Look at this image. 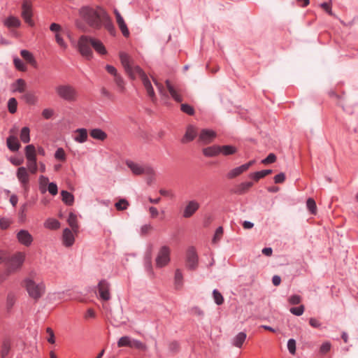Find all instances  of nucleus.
I'll return each instance as SVG.
<instances>
[{
	"label": "nucleus",
	"instance_id": "f257e3e1",
	"mask_svg": "<svg viewBox=\"0 0 358 358\" xmlns=\"http://www.w3.org/2000/svg\"><path fill=\"white\" fill-rule=\"evenodd\" d=\"M119 57L124 71L129 78L134 80L138 76L142 80L148 96L152 99V101L156 99L155 91L151 82L144 71L138 65L134 64V59L127 53L120 52Z\"/></svg>",
	"mask_w": 358,
	"mask_h": 358
},
{
	"label": "nucleus",
	"instance_id": "f03ea898",
	"mask_svg": "<svg viewBox=\"0 0 358 358\" xmlns=\"http://www.w3.org/2000/svg\"><path fill=\"white\" fill-rule=\"evenodd\" d=\"M106 11L100 7L83 6L79 10L80 17L91 28L100 29L102 27V21Z\"/></svg>",
	"mask_w": 358,
	"mask_h": 358
},
{
	"label": "nucleus",
	"instance_id": "7ed1b4c3",
	"mask_svg": "<svg viewBox=\"0 0 358 358\" xmlns=\"http://www.w3.org/2000/svg\"><path fill=\"white\" fill-rule=\"evenodd\" d=\"M24 286L29 296L36 301H38L45 292V285L43 282L36 283L33 280L26 279Z\"/></svg>",
	"mask_w": 358,
	"mask_h": 358
},
{
	"label": "nucleus",
	"instance_id": "20e7f679",
	"mask_svg": "<svg viewBox=\"0 0 358 358\" xmlns=\"http://www.w3.org/2000/svg\"><path fill=\"white\" fill-rule=\"evenodd\" d=\"M55 92L61 99L71 102L76 100V90L70 85H59L55 87Z\"/></svg>",
	"mask_w": 358,
	"mask_h": 358
},
{
	"label": "nucleus",
	"instance_id": "39448f33",
	"mask_svg": "<svg viewBox=\"0 0 358 358\" xmlns=\"http://www.w3.org/2000/svg\"><path fill=\"white\" fill-rule=\"evenodd\" d=\"M25 157L28 171L31 174H36L38 166L36 162V151L34 145L31 144L25 147Z\"/></svg>",
	"mask_w": 358,
	"mask_h": 358
},
{
	"label": "nucleus",
	"instance_id": "423d86ee",
	"mask_svg": "<svg viewBox=\"0 0 358 358\" xmlns=\"http://www.w3.org/2000/svg\"><path fill=\"white\" fill-rule=\"evenodd\" d=\"M78 47L82 56L87 59L92 57V37L85 35L81 36L78 42Z\"/></svg>",
	"mask_w": 358,
	"mask_h": 358
},
{
	"label": "nucleus",
	"instance_id": "0eeeda50",
	"mask_svg": "<svg viewBox=\"0 0 358 358\" xmlns=\"http://www.w3.org/2000/svg\"><path fill=\"white\" fill-rule=\"evenodd\" d=\"M171 250L166 245L162 246L157 255L155 262L157 268H162L166 266L171 260L170 258Z\"/></svg>",
	"mask_w": 358,
	"mask_h": 358
},
{
	"label": "nucleus",
	"instance_id": "6e6552de",
	"mask_svg": "<svg viewBox=\"0 0 358 358\" xmlns=\"http://www.w3.org/2000/svg\"><path fill=\"white\" fill-rule=\"evenodd\" d=\"M166 87L174 101L180 103L183 101L182 94L184 93V89L180 85H173L170 80H166Z\"/></svg>",
	"mask_w": 358,
	"mask_h": 358
},
{
	"label": "nucleus",
	"instance_id": "1a4fd4ad",
	"mask_svg": "<svg viewBox=\"0 0 358 358\" xmlns=\"http://www.w3.org/2000/svg\"><path fill=\"white\" fill-rule=\"evenodd\" d=\"M22 17L24 22L30 27L34 26V22L32 20V5L29 0H24L22 6Z\"/></svg>",
	"mask_w": 358,
	"mask_h": 358
},
{
	"label": "nucleus",
	"instance_id": "9d476101",
	"mask_svg": "<svg viewBox=\"0 0 358 358\" xmlns=\"http://www.w3.org/2000/svg\"><path fill=\"white\" fill-rule=\"evenodd\" d=\"M186 266L190 270H195L198 266V255L194 247H190L187 250Z\"/></svg>",
	"mask_w": 358,
	"mask_h": 358
},
{
	"label": "nucleus",
	"instance_id": "9b49d317",
	"mask_svg": "<svg viewBox=\"0 0 358 358\" xmlns=\"http://www.w3.org/2000/svg\"><path fill=\"white\" fill-rule=\"evenodd\" d=\"M17 178L24 190L29 189V175L27 168L20 166L17 169L16 173Z\"/></svg>",
	"mask_w": 358,
	"mask_h": 358
},
{
	"label": "nucleus",
	"instance_id": "f8f14e48",
	"mask_svg": "<svg viewBox=\"0 0 358 358\" xmlns=\"http://www.w3.org/2000/svg\"><path fill=\"white\" fill-rule=\"evenodd\" d=\"M127 166L131 169L132 173L135 175H141V174H153L154 170L148 166H143L137 163L133 162L131 161L127 162Z\"/></svg>",
	"mask_w": 358,
	"mask_h": 358
},
{
	"label": "nucleus",
	"instance_id": "ddd939ff",
	"mask_svg": "<svg viewBox=\"0 0 358 358\" xmlns=\"http://www.w3.org/2000/svg\"><path fill=\"white\" fill-rule=\"evenodd\" d=\"M24 255L22 252L14 255L9 261L8 272H13L20 268L24 261Z\"/></svg>",
	"mask_w": 358,
	"mask_h": 358
},
{
	"label": "nucleus",
	"instance_id": "4468645a",
	"mask_svg": "<svg viewBox=\"0 0 358 358\" xmlns=\"http://www.w3.org/2000/svg\"><path fill=\"white\" fill-rule=\"evenodd\" d=\"M99 297L103 301H108L110 299V284L106 280H101L98 285Z\"/></svg>",
	"mask_w": 358,
	"mask_h": 358
},
{
	"label": "nucleus",
	"instance_id": "2eb2a0df",
	"mask_svg": "<svg viewBox=\"0 0 358 358\" xmlns=\"http://www.w3.org/2000/svg\"><path fill=\"white\" fill-rule=\"evenodd\" d=\"M217 134L215 131L208 129H202L199 135V142L206 145L212 143L216 138Z\"/></svg>",
	"mask_w": 358,
	"mask_h": 358
},
{
	"label": "nucleus",
	"instance_id": "dca6fc26",
	"mask_svg": "<svg viewBox=\"0 0 358 358\" xmlns=\"http://www.w3.org/2000/svg\"><path fill=\"white\" fill-rule=\"evenodd\" d=\"M16 238L20 244L26 247L30 246L34 241L32 235L25 229L20 230L16 234Z\"/></svg>",
	"mask_w": 358,
	"mask_h": 358
},
{
	"label": "nucleus",
	"instance_id": "f3484780",
	"mask_svg": "<svg viewBox=\"0 0 358 358\" xmlns=\"http://www.w3.org/2000/svg\"><path fill=\"white\" fill-rule=\"evenodd\" d=\"M114 14L116 17L117 24L119 29H120L122 35L126 38L129 37L130 33H129V29L127 27V25L125 23L122 16L121 15V14L117 9L114 10Z\"/></svg>",
	"mask_w": 358,
	"mask_h": 358
},
{
	"label": "nucleus",
	"instance_id": "a211bd4d",
	"mask_svg": "<svg viewBox=\"0 0 358 358\" xmlns=\"http://www.w3.org/2000/svg\"><path fill=\"white\" fill-rule=\"evenodd\" d=\"M199 208V203L197 201H196L194 200L190 201L186 205V206L184 209V211H183L182 216L185 218H189V217H192Z\"/></svg>",
	"mask_w": 358,
	"mask_h": 358
},
{
	"label": "nucleus",
	"instance_id": "6ab92c4d",
	"mask_svg": "<svg viewBox=\"0 0 358 358\" xmlns=\"http://www.w3.org/2000/svg\"><path fill=\"white\" fill-rule=\"evenodd\" d=\"M103 26L106 28V29L109 32V34L111 36H115V34H116L115 27L107 13H106V14L104 15V16L103 17L102 27Z\"/></svg>",
	"mask_w": 358,
	"mask_h": 358
},
{
	"label": "nucleus",
	"instance_id": "aec40b11",
	"mask_svg": "<svg viewBox=\"0 0 358 358\" xmlns=\"http://www.w3.org/2000/svg\"><path fill=\"white\" fill-rule=\"evenodd\" d=\"M196 135H197L196 129L194 126L189 125L187 128L185 136H183V138L182 139V142L183 143L190 142L195 138Z\"/></svg>",
	"mask_w": 358,
	"mask_h": 358
},
{
	"label": "nucleus",
	"instance_id": "412c9836",
	"mask_svg": "<svg viewBox=\"0 0 358 358\" xmlns=\"http://www.w3.org/2000/svg\"><path fill=\"white\" fill-rule=\"evenodd\" d=\"M63 243L66 247L71 246L75 241V238L71 230L66 228L63 231Z\"/></svg>",
	"mask_w": 358,
	"mask_h": 358
},
{
	"label": "nucleus",
	"instance_id": "4be33fe9",
	"mask_svg": "<svg viewBox=\"0 0 358 358\" xmlns=\"http://www.w3.org/2000/svg\"><path fill=\"white\" fill-rule=\"evenodd\" d=\"M204 156L208 157H213L217 156L220 154V145H212L207 148H205L202 150Z\"/></svg>",
	"mask_w": 358,
	"mask_h": 358
},
{
	"label": "nucleus",
	"instance_id": "5701e85b",
	"mask_svg": "<svg viewBox=\"0 0 358 358\" xmlns=\"http://www.w3.org/2000/svg\"><path fill=\"white\" fill-rule=\"evenodd\" d=\"M6 143L8 149L12 152L17 151L20 147L17 138L15 136H8Z\"/></svg>",
	"mask_w": 358,
	"mask_h": 358
},
{
	"label": "nucleus",
	"instance_id": "b1692460",
	"mask_svg": "<svg viewBox=\"0 0 358 358\" xmlns=\"http://www.w3.org/2000/svg\"><path fill=\"white\" fill-rule=\"evenodd\" d=\"M92 47L100 55H106L107 53L105 46L99 39L92 38Z\"/></svg>",
	"mask_w": 358,
	"mask_h": 358
},
{
	"label": "nucleus",
	"instance_id": "393cba45",
	"mask_svg": "<svg viewBox=\"0 0 358 358\" xmlns=\"http://www.w3.org/2000/svg\"><path fill=\"white\" fill-rule=\"evenodd\" d=\"M20 55L29 64H30L32 66L36 68L37 66V62L35 59L32 53L27 50H22L20 51Z\"/></svg>",
	"mask_w": 358,
	"mask_h": 358
},
{
	"label": "nucleus",
	"instance_id": "a878e982",
	"mask_svg": "<svg viewBox=\"0 0 358 358\" xmlns=\"http://www.w3.org/2000/svg\"><path fill=\"white\" fill-rule=\"evenodd\" d=\"M11 87L13 92L22 93L25 91L26 83L23 79L19 78L12 84Z\"/></svg>",
	"mask_w": 358,
	"mask_h": 358
},
{
	"label": "nucleus",
	"instance_id": "bb28decb",
	"mask_svg": "<svg viewBox=\"0 0 358 358\" xmlns=\"http://www.w3.org/2000/svg\"><path fill=\"white\" fill-rule=\"evenodd\" d=\"M76 136L74 137V140L76 142L83 143L87 140V131L86 129L80 128L76 131Z\"/></svg>",
	"mask_w": 358,
	"mask_h": 358
},
{
	"label": "nucleus",
	"instance_id": "cd10ccee",
	"mask_svg": "<svg viewBox=\"0 0 358 358\" xmlns=\"http://www.w3.org/2000/svg\"><path fill=\"white\" fill-rule=\"evenodd\" d=\"M90 134L94 139L104 141L107 138V134L101 129H93L90 131Z\"/></svg>",
	"mask_w": 358,
	"mask_h": 358
},
{
	"label": "nucleus",
	"instance_id": "c85d7f7f",
	"mask_svg": "<svg viewBox=\"0 0 358 358\" xmlns=\"http://www.w3.org/2000/svg\"><path fill=\"white\" fill-rule=\"evenodd\" d=\"M113 77H114V82L117 87L118 92L120 93H124L126 91V87H125V82H124L122 76L120 74L117 73L115 76H114Z\"/></svg>",
	"mask_w": 358,
	"mask_h": 358
},
{
	"label": "nucleus",
	"instance_id": "c756f323",
	"mask_svg": "<svg viewBox=\"0 0 358 358\" xmlns=\"http://www.w3.org/2000/svg\"><path fill=\"white\" fill-rule=\"evenodd\" d=\"M247 335L245 332L238 333L233 339V345L237 348H241L246 339Z\"/></svg>",
	"mask_w": 358,
	"mask_h": 358
},
{
	"label": "nucleus",
	"instance_id": "7c9ffc66",
	"mask_svg": "<svg viewBox=\"0 0 358 358\" xmlns=\"http://www.w3.org/2000/svg\"><path fill=\"white\" fill-rule=\"evenodd\" d=\"M220 154L228 156L235 154L237 152V148L231 145H220Z\"/></svg>",
	"mask_w": 358,
	"mask_h": 358
},
{
	"label": "nucleus",
	"instance_id": "2f4dec72",
	"mask_svg": "<svg viewBox=\"0 0 358 358\" xmlns=\"http://www.w3.org/2000/svg\"><path fill=\"white\" fill-rule=\"evenodd\" d=\"M3 24L8 28L18 27L20 26V21L16 17L9 16L4 20Z\"/></svg>",
	"mask_w": 358,
	"mask_h": 358
},
{
	"label": "nucleus",
	"instance_id": "473e14b6",
	"mask_svg": "<svg viewBox=\"0 0 358 358\" xmlns=\"http://www.w3.org/2000/svg\"><path fill=\"white\" fill-rule=\"evenodd\" d=\"M62 200V201L68 206H72L74 202V196L73 195L66 190H62L61 192Z\"/></svg>",
	"mask_w": 358,
	"mask_h": 358
},
{
	"label": "nucleus",
	"instance_id": "72a5a7b5",
	"mask_svg": "<svg viewBox=\"0 0 358 358\" xmlns=\"http://www.w3.org/2000/svg\"><path fill=\"white\" fill-rule=\"evenodd\" d=\"M67 222H68L69 226L71 227L72 230L75 233H76L78 231V224L77 216L74 213H70L69 215Z\"/></svg>",
	"mask_w": 358,
	"mask_h": 358
},
{
	"label": "nucleus",
	"instance_id": "f704fd0d",
	"mask_svg": "<svg viewBox=\"0 0 358 358\" xmlns=\"http://www.w3.org/2000/svg\"><path fill=\"white\" fill-rule=\"evenodd\" d=\"M245 171H246L245 167H244L243 165H241L238 167H236L231 169L229 172H228L227 176L229 179H232L240 176Z\"/></svg>",
	"mask_w": 358,
	"mask_h": 358
},
{
	"label": "nucleus",
	"instance_id": "c9c22d12",
	"mask_svg": "<svg viewBox=\"0 0 358 358\" xmlns=\"http://www.w3.org/2000/svg\"><path fill=\"white\" fill-rule=\"evenodd\" d=\"M24 101L29 105H35L38 101V97L34 93L28 92L22 96Z\"/></svg>",
	"mask_w": 358,
	"mask_h": 358
},
{
	"label": "nucleus",
	"instance_id": "e433bc0d",
	"mask_svg": "<svg viewBox=\"0 0 358 358\" xmlns=\"http://www.w3.org/2000/svg\"><path fill=\"white\" fill-rule=\"evenodd\" d=\"M175 286L176 289H180L183 285V276L180 269H176L175 272Z\"/></svg>",
	"mask_w": 358,
	"mask_h": 358
},
{
	"label": "nucleus",
	"instance_id": "4c0bfd02",
	"mask_svg": "<svg viewBox=\"0 0 358 358\" xmlns=\"http://www.w3.org/2000/svg\"><path fill=\"white\" fill-rule=\"evenodd\" d=\"M132 341H133V338H131L129 336H125L121 337L118 340L117 344L118 348H122V347L131 348Z\"/></svg>",
	"mask_w": 358,
	"mask_h": 358
},
{
	"label": "nucleus",
	"instance_id": "58836bf2",
	"mask_svg": "<svg viewBox=\"0 0 358 358\" xmlns=\"http://www.w3.org/2000/svg\"><path fill=\"white\" fill-rule=\"evenodd\" d=\"M44 227L49 229H57L60 227V223L56 219L50 218L45 222Z\"/></svg>",
	"mask_w": 358,
	"mask_h": 358
},
{
	"label": "nucleus",
	"instance_id": "ea45409f",
	"mask_svg": "<svg viewBox=\"0 0 358 358\" xmlns=\"http://www.w3.org/2000/svg\"><path fill=\"white\" fill-rule=\"evenodd\" d=\"M30 130L27 127H24L21 129L20 131V140L24 143H28L30 141Z\"/></svg>",
	"mask_w": 358,
	"mask_h": 358
},
{
	"label": "nucleus",
	"instance_id": "a19ab883",
	"mask_svg": "<svg viewBox=\"0 0 358 358\" xmlns=\"http://www.w3.org/2000/svg\"><path fill=\"white\" fill-rule=\"evenodd\" d=\"M252 182H242L238 186L236 192L239 194H243L248 191L249 189L252 187Z\"/></svg>",
	"mask_w": 358,
	"mask_h": 358
},
{
	"label": "nucleus",
	"instance_id": "79ce46f5",
	"mask_svg": "<svg viewBox=\"0 0 358 358\" xmlns=\"http://www.w3.org/2000/svg\"><path fill=\"white\" fill-rule=\"evenodd\" d=\"M10 342L9 340H4L2 343L1 350V356L2 358L6 357L10 351Z\"/></svg>",
	"mask_w": 358,
	"mask_h": 358
},
{
	"label": "nucleus",
	"instance_id": "37998d69",
	"mask_svg": "<svg viewBox=\"0 0 358 358\" xmlns=\"http://www.w3.org/2000/svg\"><path fill=\"white\" fill-rule=\"evenodd\" d=\"M306 206L310 213L315 215L317 213V206L315 200L312 198H308L306 201Z\"/></svg>",
	"mask_w": 358,
	"mask_h": 358
},
{
	"label": "nucleus",
	"instance_id": "c03bdc74",
	"mask_svg": "<svg viewBox=\"0 0 358 358\" xmlns=\"http://www.w3.org/2000/svg\"><path fill=\"white\" fill-rule=\"evenodd\" d=\"M129 206L128 201L125 199H120L115 203V206L117 210H126Z\"/></svg>",
	"mask_w": 358,
	"mask_h": 358
},
{
	"label": "nucleus",
	"instance_id": "a18cd8bd",
	"mask_svg": "<svg viewBox=\"0 0 358 358\" xmlns=\"http://www.w3.org/2000/svg\"><path fill=\"white\" fill-rule=\"evenodd\" d=\"M17 100L15 98L9 99V100L8 101V111L12 114H14L17 111Z\"/></svg>",
	"mask_w": 358,
	"mask_h": 358
},
{
	"label": "nucleus",
	"instance_id": "49530a36",
	"mask_svg": "<svg viewBox=\"0 0 358 358\" xmlns=\"http://www.w3.org/2000/svg\"><path fill=\"white\" fill-rule=\"evenodd\" d=\"M13 64H14L15 67L18 71H23V72L27 71V67H26L25 64L17 57H14Z\"/></svg>",
	"mask_w": 358,
	"mask_h": 358
},
{
	"label": "nucleus",
	"instance_id": "de8ad7c7",
	"mask_svg": "<svg viewBox=\"0 0 358 358\" xmlns=\"http://www.w3.org/2000/svg\"><path fill=\"white\" fill-rule=\"evenodd\" d=\"M131 348L145 351L147 350V346L141 341L133 339Z\"/></svg>",
	"mask_w": 358,
	"mask_h": 358
},
{
	"label": "nucleus",
	"instance_id": "09e8293b",
	"mask_svg": "<svg viewBox=\"0 0 358 358\" xmlns=\"http://www.w3.org/2000/svg\"><path fill=\"white\" fill-rule=\"evenodd\" d=\"M213 296L217 305H222L224 303V298L218 290L214 289L213 292Z\"/></svg>",
	"mask_w": 358,
	"mask_h": 358
},
{
	"label": "nucleus",
	"instance_id": "8fccbe9b",
	"mask_svg": "<svg viewBox=\"0 0 358 358\" xmlns=\"http://www.w3.org/2000/svg\"><path fill=\"white\" fill-rule=\"evenodd\" d=\"M180 110L183 113H185L189 115H193L194 114V108L187 103H182L180 105Z\"/></svg>",
	"mask_w": 358,
	"mask_h": 358
},
{
	"label": "nucleus",
	"instance_id": "3c124183",
	"mask_svg": "<svg viewBox=\"0 0 358 358\" xmlns=\"http://www.w3.org/2000/svg\"><path fill=\"white\" fill-rule=\"evenodd\" d=\"M304 310L305 307L303 305H300L297 307H292L289 309L290 313L296 316H301L303 315Z\"/></svg>",
	"mask_w": 358,
	"mask_h": 358
},
{
	"label": "nucleus",
	"instance_id": "603ef678",
	"mask_svg": "<svg viewBox=\"0 0 358 358\" xmlns=\"http://www.w3.org/2000/svg\"><path fill=\"white\" fill-rule=\"evenodd\" d=\"M55 157L60 161H65L66 160V154L63 148H58L55 153Z\"/></svg>",
	"mask_w": 358,
	"mask_h": 358
},
{
	"label": "nucleus",
	"instance_id": "864d4df0",
	"mask_svg": "<svg viewBox=\"0 0 358 358\" xmlns=\"http://www.w3.org/2000/svg\"><path fill=\"white\" fill-rule=\"evenodd\" d=\"M169 350L173 353H176L180 350L179 343L176 341H173L169 343Z\"/></svg>",
	"mask_w": 358,
	"mask_h": 358
},
{
	"label": "nucleus",
	"instance_id": "5fc2aeb1",
	"mask_svg": "<svg viewBox=\"0 0 358 358\" xmlns=\"http://www.w3.org/2000/svg\"><path fill=\"white\" fill-rule=\"evenodd\" d=\"M287 349L290 354L294 355L296 353V341L290 338L287 341Z\"/></svg>",
	"mask_w": 358,
	"mask_h": 358
},
{
	"label": "nucleus",
	"instance_id": "6e6d98bb",
	"mask_svg": "<svg viewBox=\"0 0 358 358\" xmlns=\"http://www.w3.org/2000/svg\"><path fill=\"white\" fill-rule=\"evenodd\" d=\"M301 301V297L299 295L294 294L289 297L288 302L291 305H298Z\"/></svg>",
	"mask_w": 358,
	"mask_h": 358
},
{
	"label": "nucleus",
	"instance_id": "4d7b16f0",
	"mask_svg": "<svg viewBox=\"0 0 358 358\" xmlns=\"http://www.w3.org/2000/svg\"><path fill=\"white\" fill-rule=\"evenodd\" d=\"M276 161V156L273 153H270L265 159L262 160L264 164L274 163Z\"/></svg>",
	"mask_w": 358,
	"mask_h": 358
},
{
	"label": "nucleus",
	"instance_id": "13d9d810",
	"mask_svg": "<svg viewBox=\"0 0 358 358\" xmlns=\"http://www.w3.org/2000/svg\"><path fill=\"white\" fill-rule=\"evenodd\" d=\"M11 224V221L5 217L0 219V228L3 230L7 229Z\"/></svg>",
	"mask_w": 358,
	"mask_h": 358
},
{
	"label": "nucleus",
	"instance_id": "bf43d9fd",
	"mask_svg": "<svg viewBox=\"0 0 358 358\" xmlns=\"http://www.w3.org/2000/svg\"><path fill=\"white\" fill-rule=\"evenodd\" d=\"M48 190L49 193L53 196L56 195L58 192L57 185L55 182L48 183Z\"/></svg>",
	"mask_w": 358,
	"mask_h": 358
},
{
	"label": "nucleus",
	"instance_id": "052dcab7",
	"mask_svg": "<svg viewBox=\"0 0 358 358\" xmlns=\"http://www.w3.org/2000/svg\"><path fill=\"white\" fill-rule=\"evenodd\" d=\"M250 178L254 180L255 181H258L261 178H264V175L262 171H257L252 173H250Z\"/></svg>",
	"mask_w": 358,
	"mask_h": 358
},
{
	"label": "nucleus",
	"instance_id": "680f3d73",
	"mask_svg": "<svg viewBox=\"0 0 358 358\" xmlns=\"http://www.w3.org/2000/svg\"><path fill=\"white\" fill-rule=\"evenodd\" d=\"M14 303H15V296H14V295L12 294H8L7 299H6L7 308L8 310L10 309L13 307V306L14 305Z\"/></svg>",
	"mask_w": 358,
	"mask_h": 358
},
{
	"label": "nucleus",
	"instance_id": "e2e57ef3",
	"mask_svg": "<svg viewBox=\"0 0 358 358\" xmlns=\"http://www.w3.org/2000/svg\"><path fill=\"white\" fill-rule=\"evenodd\" d=\"M331 343L329 342H325L322 344L320 348V351L322 354L327 353L331 349Z\"/></svg>",
	"mask_w": 358,
	"mask_h": 358
},
{
	"label": "nucleus",
	"instance_id": "0e129e2a",
	"mask_svg": "<svg viewBox=\"0 0 358 358\" xmlns=\"http://www.w3.org/2000/svg\"><path fill=\"white\" fill-rule=\"evenodd\" d=\"M145 268L146 269L152 274L153 275L152 271V260H151V256L149 255L145 258Z\"/></svg>",
	"mask_w": 358,
	"mask_h": 358
},
{
	"label": "nucleus",
	"instance_id": "69168bd1",
	"mask_svg": "<svg viewBox=\"0 0 358 358\" xmlns=\"http://www.w3.org/2000/svg\"><path fill=\"white\" fill-rule=\"evenodd\" d=\"M53 114L54 111L52 109L50 108H45L42 112L43 117L46 120L51 118Z\"/></svg>",
	"mask_w": 358,
	"mask_h": 358
},
{
	"label": "nucleus",
	"instance_id": "338daca9",
	"mask_svg": "<svg viewBox=\"0 0 358 358\" xmlns=\"http://www.w3.org/2000/svg\"><path fill=\"white\" fill-rule=\"evenodd\" d=\"M320 6L329 15H331L333 16L334 15V13H332V10H331V4L329 3H327V2H324L320 4Z\"/></svg>",
	"mask_w": 358,
	"mask_h": 358
},
{
	"label": "nucleus",
	"instance_id": "774afa93",
	"mask_svg": "<svg viewBox=\"0 0 358 358\" xmlns=\"http://www.w3.org/2000/svg\"><path fill=\"white\" fill-rule=\"evenodd\" d=\"M285 180V175L283 173H280L274 177L275 183H282Z\"/></svg>",
	"mask_w": 358,
	"mask_h": 358
}]
</instances>
